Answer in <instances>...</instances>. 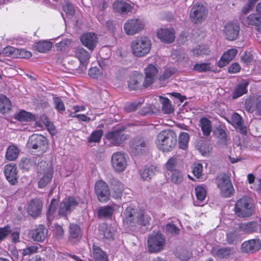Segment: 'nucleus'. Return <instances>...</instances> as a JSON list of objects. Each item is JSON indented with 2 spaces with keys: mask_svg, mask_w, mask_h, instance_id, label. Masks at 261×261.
Here are the masks:
<instances>
[{
  "mask_svg": "<svg viewBox=\"0 0 261 261\" xmlns=\"http://www.w3.org/2000/svg\"><path fill=\"white\" fill-rule=\"evenodd\" d=\"M123 223L128 226L137 224L146 226L150 220V217L143 211H138L132 206H128L122 215Z\"/></svg>",
  "mask_w": 261,
  "mask_h": 261,
  "instance_id": "nucleus-1",
  "label": "nucleus"
},
{
  "mask_svg": "<svg viewBox=\"0 0 261 261\" xmlns=\"http://www.w3.org/2000/svg\"><path fill=\"white\" fill-rule=\"evenodd\" d=\"M151 41L146 36L137 37L130 44L131 51L136 57H143L147 55L151 50Z\"/></svg>",
  "mask_w": 261,
  "mask_h": 261,
  "instance_id": "nucleus-2",
  "label": "nucleus"
},
{
  "mask_svg": "<svg viewBox=\"0 0 261 261\" xmlns=\"http://www.w3.org/2000/svg\"><path fill=\"white\" fill-rule=\"evenodd\" d=\"M253 207L251 199L247 196L239 199L235 204L234 211L236 215L242 218L248 217L252 215Z\"/></svg>",
  "mask_w": 261,
  "mask_h": 261,
  "instance_id": "nucleus-3",
  "label": "nucleus"
},
{
  "mask_svg": "<svg viewBox=\"0 0 261 261\" xmlns=\"http://www.w3.org/2000/svg\"><path fill=\"white\" fill-rule=\"evenodd\" d=\"M38 173L42 176L38 181V187L40 188L45 187L53 177V168L51 164L46 162H41L38 167Z\"/></svg>",
  "mask_w": 261,
  "mask_h": 261,
  "instance_id": "nucleus-4",
  "label": "nucleus"
},
{
  "mask_svg": "<svg viewBox=\"0 0 261 261\" xmlns=\"http://www.w3.org/2000/svg\"><path fill=\"white\" fill-rule=\"evenodd\" d=\"M216 184L224 197H230L233 193V187L229 177L227 174H221L216 178Z\"/></svg>",
  "mask_w": 261,
  "mask_h": 261,
  "instance_id": "nucleus-5",
  "label": "nucleus"
},
{
  "mask_svg": "<svg viewBox=\"0 0 261 261\" xmlns=\"http://www.w3.org/2000/svg\"><path fill=\"white\" fill-rule=\"evenodd\" d=\"M145 22L139 18H133L128 20L124 24V30L127 35L133 36L144 30Z\"/></svg>",
  "mask_w": 261,
  "mask_h": 261,
  "instance_id": "nucleus-6",
  "label": "nucleus"
},
{
  "mask_svg": "<svg viewBox=\"0 0 261 261\" xmlns=\"http://www.w3.org/2000/svg\"><path fill=\"white\" fill-rule=\"evenodd\" d=\"M111 165L115 171L123 172L127 166L126 155L121 151L114 153L111 156Z\"/></svg>",
  "mask_w": 261,
  "mask_h": 261,
  "instance_id": "nucleus-7",
  "label": "nucleus"
},
{
  "mask_svg": "<svg viewBox=\"0 0 261 261\" xmlns=\"http://www.w3.org/2000/svg\"><path fill=\"white\" fill-rule=\"evenodd\" d=\"M147 246L151 253L161 251L163 247V237L160 232H153L148 237Z\"/></svg>",
  "mask_w": 261,
  "mask_h": 261,
  "instance_id": "nucleus-8",
  "label": "nucleus"
},
{
  "mask_svg": "<svg viewBox=\"0 0 261 261\" xmlns=\"http://www.w3.org/2000/svg\"><path fill=\"white\" fill-rule=\"evenodd\" d=\"M240 32V25L236 22L226 23L223 30L225 38L229 41H234L238 37Z\"/></svg>",
  "mask_w": 261,
  "mask_h": 261,
  "instance_id": "nucleus-9",
  "label": "nucleus"
},
{
  "mask_svg": "<svg viewBox=\"0 0 261 261\" xmlns=\"http://www.w3.org/2000/svg\"><path fill=\"white\" fill-rule=\"evenodd\" d=\"M47 144L46 138L41 135L33 134L29 139L27 146L29 148L38 149L43 152L44 147Z\"/></svg>",
  "mask_w": 261,
  "mask_h": 261,
  "instance_id": "nucleus-10",
  "label": "nucleus"
},
{
  "mask_svg": "<svg viewBox=\"0 0 261 261\" xmlns=\"http://www.w3.org/2000/svg\"><path fill=\"white\" fill-rule=\"evenodd\" d=\"M78 205L76 199L73 197L65 198L60 203L59 210V215L66 216L70 213Z\"/></svg>",
  "mask_w": 261,
  "mask_h": 261,
  "instance_id": "nucleus-11",
  "label": "nucleus"
},
{
  "mask_svg": "<svg viewBox=\"0 0 261 261\" xmlns=\"http://www.w3.org/2000/svg\"><path fill=\"white\" fill-rule=\"evenodd\" d=\"M95 191L99 201L105 202L110 197V191L107 184L103 180L97 181L95 186Z\"/></svg>",
  "mask_w": 261,
  "mask_h": 261,
  "instance_id": "nucleus-12",
  "label": "nucleus"
},
{
  "mask_svg": "<svg viewBox=\"0 0 261 261\" xmlns=\"http://www.w3.org/2000/svg\"><path fill=\"white\" fill-rule=\"evenodd\" d=\"M127 136L122 129H116L109 132L106 136L107 139L113 146H118L127 139Z\"/></svg>",
  "mask_w": 261,
  "mask_h": 261,
  "instance_id": "nucleus-13",
  "label": "nucleus"
},
{
  "mask_svg": "<svg viewBox=\"0 0 261 261\" xmlns=\"http://www.w3.org/2000/svg\"><path fill=\"white\" fill-rule=\"evenodd\" d=\"M177 144V136L171 129L164 130V151L172 150Z\"/></svg>",
  "mask_w": 261,
  "mask_h": 261,
  "instance_id": "nucleus-14",
  "label": "nucleus"
},
{
  "mask_svg": "<svg viewBox=\"0 0 261 261\" xmlns=\"http://www.w3.org/2000/svg\"><path fill=\"white\" fill-rule=\"evenodd\" d=\"M18 170L16 165L9 164L5 166L4 173L7 180L12 185H16L18 182Z\"/></svg>",
  "mask_w": 261,
  "mask_h": 261,
  "instance_id": "nucleus-15",
  "label": "nucleus"
},
{
  "mask_svg": "<svg viewBox=\"0 0 261 261\" xmlns=\"http://www.w3.org/2000/svg\"><path fill=\"white\" fill-rule=\"evenodd\" d=\"M42 205V202L39 199H32L28 203L27 212L32 217L36 218L41 213Z\"/></svg>",
  "mask_w": 261,
  "mask_h": 261,
  "instance_id": "nucleus-16",
  "label": "nucleus"
},
{
  "mask_svg": "<svg viewBox=\"0 0 261 261\" xmlns=\"http://www.w3.org/2000/svg\"><path fill=\"white\" fill-rule=\"evenodd\" d=\"M48 229L43 225H39L37 228L30 230L29 236L36 242H43L47 237Z\"/></svg>",
  "mask_w": 261,
  "mask_h": 261,
  "instance_id": "nucleus-17",
  "label": "nucleus"
},
{
  "mask_svg": "<svg viewBox=\"0 0 261 261\" xmlns=\"http://www.w3.org/2000/svg\"><path fill=\"white\" fill-rule=\"evenodd\" d=\"M80 40L83 45L90 50H93L96 46L98 38L95 34L87 33L81 36Z\"/></svg>",
  "mask_w": 261,
  "mask_h": 261,
  "instance_id": "nucleus-18",
  "label": "nucleus"
},
{
  "mask_svg": "<svg viewBox=\"0 0 261 261\" xmlns=\"http://www.w3.org/2000/svg\"><path fill=\"white\" fill-rule=\"evenodd\" d=\"M75 56L80 62V67L82 70L86 69L87 64L90 58L89 53L82 47H77L74 50Z\"/></svg>",
  "mask_w": 261,
  "mask_h": 261,
  "instance_id": "nucleus-19",
  "label": "nucleus"
},
{
  "mask_svg": "<svg viewBox=\"0 0 261 261\" xmlns=\"http://www.w3.org/2000/svg\"><path fill=\"white\" fill-rule=\"evenodd\" d=\"M243 233L237 224L235 227L230 229L226 235V240L229 244H236L241 241Z\"/></svg>",
  "mask_w": 261,
  "mask_h": 261,
  "instance_id": "nucleus-20",
  "label": "nucleus"
},
{
  "mask_svg": "<svg viewBox=\"0 0 261 261\" xmlns=\"http://www.w3.org/2000/svg\"><path fill=\"white\" fill-rule=\"evenodd\" d=\"M154 99L155 103L149 105L148 108H144L142 111V115L157 113L161 109H163V97L162 96H155Z\"/></svg>",
  "mask_w": 261,
  "mask_h": 261,
  "instance_id": "nucleus-21",
  "label": "nucleus"
},
{
  "mask_svg": "<svg viewBox=\"0 0 261 261\" xmlns=\"http://www.w3.org/2000/svg\"><path fill=\"white\" fill-rule=\"evenodd\" d=\"M260 221H253L247 223L238 224L242 232L244 233H251L257 231L258 230L261 232Z\"/></svg>",
  "mask_w": 261,
  "mask_h": 261,
  "instance_id": "nucleus-22",
  "label": "nucleus"
},
{
  "mask_svg": "<svg viewBox=\"0 0 261 261\" xmlns=\"http://www.w3.org/2000/svg\"><path fill=\"white\" fill-rule=\"evenodd\" d=\"M261 247V241L259 239H251L245 241L242 244V252L249 253L258 251Z\"/></svg>",
  "mask_w": 261,
  "mask_h": 261,
  "instance_id": "nucleus-23",
  "label": "nucleus"
},
{
  "mask_svg": "<svg viewBox=\"0 0 261 261\" xmlns=\"http://www.w3.org/2000/svg\"><path fill=\"white\" fill-rule=\"evenodd\" d=\"M116 233L114 226L103 223L99 226V234L101 237L108 240H113Z\"/></svg>",
  "mask_w": 261,
  "mask_h": 261,
  "instance_id": "nucleus-24",
  "label": "nucleus"
},
{
  "mask_svg": "<svg viewBox=\"0 0 261 261\" xmlns=\"http://www.w3.org/2000/svg\"><path fill=\"white\" fill-rule=\"evenodd\" d=\"M238 51L235 48L229 49L225 52L218 63L219 67H223L228 64L236 56Z\"/></svg>",
  "mask_w": 261,
  "mask_h": 261,
  "instance_id": "nucleus-25",
  "label": "nucleus"
},
{
  "mask_svg": "<svg viewBox=\"0 0 261 261\" xmlns=\"http://www.w3.org/2000/svg\"><path fill=\"white\" fill-rule=\"evenodd\" d=\"M113 6L114 11L122 14L128 13L132 9V6L130 3L122 0L115 1Z\"/></svg>",
  "mask_w": 261,
  "mask_h": 261,
  "instance_id": "nucleus-26",
  "label": "nucleus"
},
{
  "mask_svg": "<svg viewBox=\"0 0 261 261\" xmlns=\"http://www.w3.org/2000/svg\"><path fill=\"white\" fill-rule=\"evenodd\" d=\"M231 120L232 124L239 130L241 134H246L247 133V127L243 125L242 118L239 114L237 113H233L231 115Z\"/></svg>",
  "mask_w": 261,
  "mask_h": 261,
  "instance_id": "nucleus-27",
  "label": "nucleus"
},
{
  "mask_svg": "<svg viewBox=\"0 0 261 261\" xmlns=\"http://www.w3.org/2000/svg\"><path fill=\"white\" fill-rule=\"evenodd\" d=\"M142 79V75L139 74L131 76L128 81L129 89L132 90H136L141 88L143 87Z\"/></svg>",
  "mask_w": 261,
  "mask_h": 261,
  "instance_id": "nucleus-28",
  "label": "nucleus"
},
{
  "mask_svg": "<svg viewBox=\"0 0 261 261\" xmlns=\"http://www.w3.org/2000/svg\"><path fill=\"white\" fill-rule=\"evenodd\" d=\"M231 252L230 248L228 247H216L213 248L211 250L213 255L219 258H227L230 255Z\"/></svg>",
  "mask_w": 261,
  "mask_h": 261,
  "instance_id": "nucleus-29",
  "label": "nucleus"
},
{
  "mask_svg": "<svg viewBox=\"0 0 261 261\" xmlns=\"http://www.w3.org/2000/svg\"><path fill=\"white\" fill-rule=\"evenodd\" d=\"M82 233L80 227L74 224L69 226V239L73 243H75L81 239Z\"/></svg>",
  "mask_w": 261,
  "mask_h": 261,
  "instance_id": "nucleus-30",
  "label": "nucleus"
},
{
  "mask_svg": "<svg viewBox=\"0 0 261 261\" xmlns=\"http://www.w3.org/2000/svg\"><path fill=\"white\" fill-rule=\"evenodd\" d=\"M157 172V168L154 166H145L140 171V175L143 180L149 181Z\"/></svg>",
  "mask_w": 261,
  "mask_h": 261,
  "instance_id": "nucleus-31",
  "label": "nucleus"
},
{
  "mask_svg": "<svg viewBox=\"0 0 261 261\" xmlns=\"http://www.w3.org/2000/svg\"><path fill=\"white\" fill-rule=\"evenodd\" d=\"M111 185L113 191V197L115 199L120 198L124 189L123 185L118 180L115 179H113L111 181Z\"/></svg>",
  "mask_w": 261,
  "mask_h": 261,
  "instance_id": "nucleus-32",
  "label": "nucleus"
},
{
  "mask_svg": "<svg viewBox=\"0 0 261 261\" xmlns=\"http://www.w3.org/2000/svg\"><path fill=\"white\" fill-rule=\"evenodd\" d=\"M62 15L73 16L77 15L78 9L74 7L71 3L69 2H65L62 6Z\"/></svg>",
  "mask_w": 261,
  "mask_h": 261,
  "instance_id": "nucleus-33",
  "label": "nucleus"
},
{
  "mask_svg": "<svg viewBox=\"0 0 261 261\" xmlns=\"http://www.w3.org/2000/svg\"><path fill=\"white\" fill-rule=\"evenodd\" d=\"M132 149L135 150L137 153H143V150L147 146V143L143 139L135 138L130 143Z\"/></svg>",
  "mask_w": 261,
  "mask_h": 261,
  "instance_id": "nucleus-34",
  "label": "nucleus"
},
{
  "mask_svg": "<svg viewBox=\"0 0 261 261\" xmlns=\"http://www.w3.org/2000/svg\"><path fill=\"white\" fill-rule=\"evenodd\" d=\"M93 255L95 261H108V258L106 253L103 252L98 246L93 245Z\"/></svg>",
  "mask_w": 261,
  "mask_h": 261,
  "instance_id": "nucleus-35",
  "label": "nucleus"
},
{
  "mask_svg": "<svg viewBox=\"0 0 261 261\" xmlns=\"http://www.w3.org/2000/svg\"><path fill=\"white\" fill-rule=\"evenodd\" d=\"M199 126L201 127L203 134L208 136L212 131V124L211 121L205 117H203L199 121Z\"/></svg>",
  "mask_w": 261,
  "mask_h": 261,
  "instance_id": "nucleus-36",
  "label": "nucleus"
},
{
  "mask_svg": "<svg viewBox=\"0 0 261 261\" xmlns=\"http://www.w3.org/2000/svg\"><path fill=\"white\" fill-rule=\"evenodd\" d=\"M19 153V150L17 146L11 145L7 148L5 157L6 159L10 161H14L17 159Z\"/></svg>",
  "mask_w": 261,
  "mask_h": 261,
  "instance_id": "nucleus-37",
  "label": "nucleus"
},
{
  "mask_svg": "<svg viewBox=\"0 0 261 261\" xmlns=\"http://www.w3.org/2000/svg\"><path fill=\"white\" fill-rule=\"evenodd\" d=\"M248 84L249 83L246 82L237 85L233 91L232 98L236 99L247 93Z\"/></svg>",
  "mask_w": 261,
  "mask_h": 261,
  "instance_id": "nucleus-38",
  "label": "nucleus"
},
{
  "mask_svg": "<svg viewBox=\"0 0 261 261\" xmlns=\"http://www.w3.org/2000/svg\"><path fill=\"white\" fill-rule=\"evenodd\" d=\"M12 107L10 100L5 95L0 96V112L5 114L9 111Z\"/></svg>",
  "mask_w": 261,
  "mask_h": 261,
  "instance_id": "nucleus-39",
  "label": "nucleus"
},
{
  "mask_svg": "<svg viewBox=\"0 0 261 261\" xmlns=\"http://www.w3.org/2000/svg\"><path fill=\"white\" fill-rule=\"evenodd\" d=\"M53 46V43L49 41L42 40L36 43L35 47L40 53H44L49 50Z\"/></svg>",
  "mask_w": 261,
  "mask_h": 261,
  "instance_id": "nucleus-40",
  "label": "nucleus"
},
{
  "mask_svg": "<svg viewBox=\"0 0 261 261\" xmlns=\"http://www.w3.org/2000/svg\"><path fill=\"white\" fill-rule=\"evenodd\" d=\"M206 9L203 5L198 4L193 6L190 16H203L206 15Z\"/></svg>",
  "mask_w": 261,
  "mask_h": 261,
  "instance_id": "nucleus-41",
  "label": "nucleus"
},
{
  "mask_svg": "<svg viewBox=\"0 0 261 261\" xmlns=\"http://www.w3.org/2000/svg\"><path fill=\"white\" fill-rule=\"evenodd\" d=\"M175 255L182 260H188L192 256V253L189 250L185 248L177 249Z\"/></svg>",
  "mask_w": 261,
  "mask_h": 261,
  "instance_id": "nucleus-42",
  "label": "nucleus"
},
{
  "mask_svg": "<svg viewBox=\"0 0 261 261\" xmlns=\"http://www.w3.org/2000/svg\"><path fill=\"white\" fill-rule=\"evenodd\" d=\"M14 118L21 122L30 121L33 119L34 116L29 112L21 110L15 115Z\"/></svg>",
  "mask_w": 261,
  "mask_h": 261,
  "instance_id": "nucleus-43",
  "label": "nucleus"
},
{
  "mask_svg": "<svg viewBox=\"0 0 261 261\" xmlns=\"http://www.w3.org/2000/svg\"><path fill=\"white\" fill-rule=\"evenodd\" d=\"M88 74L94 79L102 80L105 77V74L102 70L97 67H91L89 70Z\"/></svg>",
  "mask_w": 261,
  "mask_h": 261,
  "instance_id": "nucleus-44",
  "label": "nucleus"
},
{
  "mask_svg": "<svg viewBox=\"0 0 261 261\" xmlns=\"http://www.w3.org/2000/svg\"><path fill=\"white\" fill-rule=\"evenodd\" d=\"M189 135L188 133L182 132L180 134L178 138V145L180 149L186 150L188 146Z\"/></svg>",
  "mask_w": 261,
  "mask_h": 261,
  "instance_id": "nucleus-45",
  "label": "nucleus"
},
{
  "mask_svg": "<svg viewBox=\"0 0 261 261\" xmlns=\"http://www.w3.org/2000/svg\"><path fill=\"white\" fill-rule=\"evenodd\" d=\"M175 33L173 28L164 29V43H171L175 40Z\"/></svg>",
  "mask_w": 261,
  "mask_h": 261,
  "instance_id": "nucleus-46",
  "label": "nucleus"
},
{
  "mask_svg": "<svg viewBox=\"0 0 261 261\" xmlns=\"http://www.w3.org/2000/svg\"><path fill=\"white\" fill-rule=\"evenodd\" d=\"M114 212V209L110 206H105L100 207L98 211V216L100 218L110 217Z\"/></svg>",
  "mask_w": 261,
  "mask_h": 261,
  "instance_id": "nucleus-47",
  "label": "nucleus"
},
{
  "mask_svg": "<svg viewBox=\"0 0 261 261\" xmlns=\"http://www.w3.org/2000/svg\"><path fill=\"white\" fill-rule=\"evenodd\" d=\"M193 69L198 72H206L211 71L212 67L209 63H197L194 65Z\"/></svg>",
  "mask_w": 261,
  "mask_h": 261,
  "instance_id": "nucleus-48",
  "label": "nucleus"
},
{
  "mask_svg": "<svg viewBox=\"0 0 261 261\" xmlns=\"http://www.w3.org/2000/svg\"><path fill=\"white\" fill-rule=\"evenodd\" d=\"M246 22L249 25H255V29L261 32V17H246Z\"/></svg>",
  "mask_w": 261,
  "mask_h": 261,
  "instance_id": "nucleus-49",
  "label": "nucleus"
},
{
  "mask_svg": "<svg viewBox=\"0 0 261 261\" xmlns=\"http://www.w3.org/2000/svg\"><path fill=\"white\" fill-rule=\"evenodd\" d=\"M103 132L101 129L96 130L94 131L88 138V141L91 142H99L100 141L101 138L102 136Z\"/></svg>",
  "mask_w": 261,
  "mask_h": 261,
  "instance_id": "nucleus-50",
  "label": "nucleus"
},
{
  "mask_svg": "<svg viewBox=\"0 0 261 261\" xmlns=\"http://www.w3.org/2000/svg\"><path fill=\"white\" fill-rule=\"evenodd\" d=\"M145 74L158 79V70L155 66L149 64L145 69Z\"/></svg>",
  "mask_w": 261,
  "mask_h": 261,
  "instance_id": "nucleus-51",
  "label": "nucleus"
},
{
  "mask_svg": "<svg viewBox=\"0 0 261 261\" xmlns=\"http://www.w3.org/2000/svg\"><path fill=\"white\" fill-rule=\"evenodd\" d=\"M16 48L7 46L0 50V56L14 57L16 56Z\"/></svg>",
  "mask_w": 261,
  "mask_h": 261,
  "instance_id": "nucleus-52",
  "label": "nucleus"
},
{
  "mask_svg": "<svg viewBox=\"0 0 261 261\" xmlns=\"http://www.w3.org/2000/svg\"><path fill=\"white\" fill-rule=\"evenodd\" d=\"M203 170V166L200 163H195L193 165L192 172L194 175L197 178H199L202 176Z\"/></svg>",
  "mask_w": 261,
  "mask_h": 261,
  "instance_id": "nucleus-53",
  "label": "nucleus"
},
{
  "mask_svg": "<svg viewBox=\"0 0 261 261\" xmlns=\"http://www.w3.org/2000/svg\"><path fill=\"white\" fill-rule=\"evenodd\" d=\"M195 191L197 199L200 201H203L206 197V194L205 188L199 186L196 187Z\"/></svg>",
  "mask_w": 261,
  "mask_h": 261,
  "instance_id": "nucleus-54",
  "label": "nucleus"
},
{
  "mask_svg": "<svg viewBox=\"0 0 261 261\" xmlns=\"http://www.w3.org/2000/svg\"><path fill=\"white\" fill-rule=\"evenodd\" d=\"M55 202V199H52L47 213V218L49 222H50L54 219V214L56 211V206L54 204V202Z\"/></svg>",
  "mask_w": 261,
  "mask_h": 261,
  "instance_id": "nucleus-55",
  "label": "nucleus"
},
{
  "mask_svg": "<svg viewBox=\"0 0 261 261\" xmlns=\"http://www.w3.org/2000/svg\"><path fill=\"white\" fill-rule=\"evenodd\" d=\"M53 101L56 110L59 111H64L65 110L64 104L61 98L55 97L53 98Z\"/></svg>",
  "mask_w": 261,
  "mask_h": 261,
  "instance_id": "nucleus-56",
  "label": "nucleus"
},
{
  "mask_svg": "<svg viewBox=\"0 0 261 261\" xmlns=\"http://www.w3.org/2000/svg\"><path fill=\"white\" fill-rule=\"evenodd\" d=\"M174 108L171 101L167 98L164 97V113L171 114L174 112Z\"/></svg>",
  "mask_w": 261,
  "mask_h": 261,
  "instance_id": "nucleus-57",
  "label": "nucleus"
},
{
  "mask_svg": "<svg viewBox=\"0 0 261 261\" xmlns=\"http://www.w3.org/2000/svg\"><path fill=\"white\" fill-rule=\"evenodd\" d=\"M171 172H172L171 175L172 181L175 184L180 182L182 180V174L181 172L178 170H175Z\"/></svg>",
  "mask_w": 261,
  "mask_h": 261,
  "instance_id": "nucleus-58",
  "label": "nucleus"
},
{
  "mask_svg": "<svg viewBox=\"0 0 261 261\" xmlns=\"http://www.w3.org/2000/svg\"><path fill=\"white\" fill-rule=\"evenodd\" d=\"M157 148L163 151V132H160L157 136L154 141Z\"/></svg>",
  "mask_w": 261,
  "mask_h": 261,
  "instance_id": "nucleus-59",
  "label": "nucleus"
},
{
  "mask_svg": "<svg viewBox=\"0 0 261 261\" xmlns=\"http://www.w3.org/2000/svg\"><path fill=\"white\" fill-rule=\"evenodd\" d=\"M144 99L139 102H134L127 103L124 107V109L127 112H131L135 111L138 107L143 102Z\"/></svg>",
  "mask_w": 261,
  "mask_h": 261,
  "instance_id": "nucleus-60",
  "label": "nucleus"
},
{
  "mask_svg": "<svg viewBox=\"0 0 261 261\" xmlns=\"http://www.w3.org/2000/svg\"><path fill=\"white\" fill-rule=\"evenodd\" d=\"M38 249V247L37 246L32 245L29 246L22 250V255L23 256H25L26 255L32 254L37 252Z\"/></svg>",
  "mask_w": 261,
  "mask_h": 261,
  "instance_id": "nucleus-61",
  "label": "nucleus"
},
{
  "mask_svg": "<svg viewBox=\"0 0 261 261\" xmlns=\"http://www.w3.org/2000/svg\"><path fill=\"white\" fill-rule=\"evenodd\" d=\"M177 164V159L175 156L170 158L166 163V167L169 171H173L176 170L175 167Z\"/></svg>",
  "mask_w": 261,
  "mask_h": 261,
  "instance_id": "nucleus-62",
  "label": "nucleus"
},
{
  "mask_svg": "<svg viewBox=\"0 0 261 261\" xmlns=\"http://www.w3.org/2000/svg\"><path fill=\"white\" fill-rule=\"evenodd\" d=\"M32 165L30 160L26 157L21 158L19 165L20 168L28 170Z\"/></svg>",
  "mask_w": 261,
  "mask_h": 261,
  "instance_id": "nucleus-63",
  "label": "nucleus"
},
{
  "mask_svg": "<svg viewBox=\"0 0 261 261\" xmlns=\"http://www.w3.org/2000/svg\"><path fill=\"white\" fill-rule=\"evenodd\" d=\"M166 231L172 235H177L179 233L180 229L172 223L166 225Z\"/></svg>",
  "mask_w": 261,
  "mask_h": 261,
  "instance_id": "nucleus-64",
  "label": "nucleus"
}]
</instances>
